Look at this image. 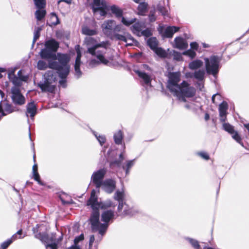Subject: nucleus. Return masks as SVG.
<instances>
[{
	"label": "nucleus",
	"instance_id": "1",
	"mask_svg": "<svg viewBox=\"0 0 249 249\" xmlns=\"http://www.w3.org/2000/svg\"><path fill=\"white\" fill-rule=\"evenodd\" d=\"M114 211L111 210L104 211L101 216V220L104 223H101L99 220V212L97 210L92 211L89 218L92 232L98 231L99 234L104 235L107 229L109 221L114 218Z\"/></svg>",
	"mask_w": 249,
	"mask_h": 249
},
{
	"label": "nucleus",
	"instance_id": "2",
	"mask_svg": "<svg viewBox=\"0 0 249 249\" xmlns=\"http://www.w3.org/2000/svg\"><path fill=\"white\" fill-rule=\"evenodd\" d=\"M108 44V42L103 41L100 43H97L93 46L88 47V53L92 55L95 56L99 60V61H97L95 59H92L90 61V64L93 65L99 64V63H101L105 65H108L109 62L104 56V54L106 53L107 45Z\"/></svg>",
	"mask_w": 249,
	"mask_h": 249
},
{
	"label": "nucleus",
	"instance_id": "3",
	"mask_svg": "<svg viewBox=\"0 0 249 249\" xmlns=\"http://www.w3.org/2000/svg\"><path fill=\"white\" fill-rule=\"evenodd\" d=\"M58 76V71H48L44 74L43 79L37 84L38 87L42 92H53Z\"/></svg>",
	"mask_w": 249,
	"mask_h": 249
},
{
	"label": "nucleus",
	"instance_id": "4",
	"mask_svg": "<svg viewBox=\"0 0 249 249\" xmlns=\"http://www.w3.org/2000/svg\"><path fill=\"white\" fill-rule=\"evenodd\" d=\"M173 93L179 101L186 102V98H191L195 96L196 89L194 87L190 86L188 82L183 81Z\"/></svg>",
	"mask_w": 249,
	"mask_h": 249
},
{
	"label": "nucleus",
	"instance_id": "5",
	"mask_svg": "<svg viewBox=\"0 0 249 249\" xmlns=\"http://www.w3.org/2000/svg\"><path fill=\"white\" fill-rule=\"evenodd\" d=\"M56 57L58 62L55 60H49V68L56 70L58 71H65L67 74L70 70V66L68 65L70 59L68 55L58 53Z\"/></svg>",
	"mask_w": 249,
	"mask_h": 249
},
{
	"label": "nucleus",
	"instance_id": "6",
	"mask_svg": "<svg viewBox=\"0 0 249 249\" xmlns=\"http://www.w3.org/2000/svg\"><path fill=\"white\" fill-rule=\"evenodd\" d=\"M87 205L90 206L92 211L95 210L99 212V209H107L110 207H114L115 205L113 204L111 200L108 199L103 202H99L97 196H96V191L94 190L91 191L89 198L87 202Z\"/></svg>",
	"mask_w": 249,
	"mask_h": 249
},
{
	"label": "nucleus",
	"instance_id": "7",
	"mask_svg": "<svg viewBox=\"0 0 249 249\" xmlns=\"http://www.w3.org/2000/svg\"><path fill=\"white\" fill-rule=\"evenodd\" d=\"M221 59V56L215 55H212L209 58H204V60L207 73L215 76L219 72Z\"/></svg>",
	"mask_w": 249,
	"mask_h": 249
},
{
	"label": "nucleus",
	"instance_id": "8",
	"mask_svg": "<svg viewBox=\"0 0 249 249\" xmlns=\"http://www.w3.org/2000/svg\"><path fill=\"white\" fill-rule=\"evenodd\" d=\"M168 78L167 87L171 92L173 93L180 85L178 83L180 80V74L177 72H171Z\"/></svg>",
	"mask_w": 249,
	"mask_h": 249
},
{
	"label": "nucleus",
	"instance_id": "9",
	"mask_svg": "<svg viewBox=\"0 0 249 249\" xmlns=\"http://www.w3.org/2000/svg\"><path fill=\"white\" fill-rule=\"evenodd\" d=\"M106 172L107 171L105 168H102L92 174L91 178L97 189H99L102 186Z\"/></svg>",
	"mask_w": 249,
	"mask_h": 249
},
{
	"label": "nucleus",
	"instance_id": "10",
	"mask_svg": "<svg viewBox=\"0 0 249 249\" xmlns=\"http://www.w3.org/2000/svg\"><path fill=\"white\" fill-rule=\"evenodd\" d=\"M179 28L177 26H168L165 29L163 26H160L158 28L159 33L163 38H172L174 34L178 32Z\"/></svg>",
	"mask_w": 249,
	"mask_h": 249
},
{
	"label": "nucleus",
	"instance_id": "11",
	"mask_svg": "<svg viewBox=\"0 0 249 249\" xmlns=\"http://www.w3.org/2000/svg\"><path fill=\"white\" fill-rule=\"evenodd\" d=\"M12 99L17 105H22L25 103V99L21 94L19 88L14 87L11 89Z\"/></svg>",
	"mask_w": 249,
	"mask_h": 249
},
{
	"label": "nucleus",
	"instance_id": "12",
	"mask_svg": "<svg viewBox=\"0 0 249 249\" xmlns=\"http://www.w3.org/2000/svg\"><path fill=\"white\" fill-rule=\"evenodd\" d=\"M115 25V21L114 20H105L101 26L104 34L108 36H111L113 35V31Z\"/></svg>",
	"mask_w": 249,
	"mask_h": 249
},
{
	"label": "nucleus",
	"instance_id": "13",
	"mask_svg": "<svg viewBox=\"0 0 249 249\" xmlns=\"http://www.w3.org/2000/svg\"><path fill=\"white\" fill-rule=\"evenodd\" d=\"M223 128L226 131L231 134L232 138L243 146L240 136L237 131H234L232 125L229 123H224L223 124Z\"/></svg>",
	"mask_w": 249,
	"mask_h": 249
},
{
	"label": "nucleus",
	"instance_id": "14",
	"mask_svg": "<svg viewBox=\"0 0 249 249\" xmlns=\"http://www.w3.org/2000/svg\"><path fill=\"white\" fill-rule=\"evenodd\" d=\"M101 187L107 193L111 194L116 188V182L112 179H106L102 183Z\"/></svg>",
	"mask_w": 249,
	"mask_h": 249
},
{
	"label": "nucleus",
	"instance_id": "15",
	"mask_svg": "<svg viewBox=\"0 0 249 249\" xmlns=\"http://www.w3.org/2000/svg\"><path fill=\"white\" fill-rule=\"evenodd\" d=\"M79 46H77V48H76L77 56L74 64V70L75 72V75L77 79L79 78L82 74V72L80 69L81 64V53L80 50L79 49Z\"/></svg>",
	"mask_w": 249,
	"mask_h": 249
},
{
	"label": "nucleus",
	"instance_id": "16",
	"mask_svg": "<svg viewBox=\"0 0 249 249\" xmlns=\"http://www.w3.org/2000/svg\"><path fill=\"white\" fill-rule=\"evenodd\" d=\"M8 77L10 81L15 85V87L18 88L22 85V82L25 81V77L18 78L15 74V70H12L8 73Z\"/></svg>",
	"mask_w": 249,
	"mask_h": 249
},
{
	"label": "nucleus",
	"instance_id": "17",
	"mask_svg": "<svg viewBox=\"0 0 249 249\" xmlns=\"http://www.w3.org/2000/svg\"><path fill=\"white\" fill-rule=\"evenodd\" d=\"M40 55L42 58L49 59V60H56V55L55 53L45 47L40 52Z\"/></svg>",
	"mask_w": 249,
	"mask_h": 249
},
{
	"label": "nucleus",
	"instance_id": "18",
	"mask_svg": "<svg viewBox=\"0 0 249 249\" xmlns=\"http://www.w3.org/2000/svg\"><path fill=\"white\" fill-rule=\"evenodd\" d=\"M175 44L173 47L179 50H184L187 48L188 45L186 40L182 37L178 36L174 39Z\"/></svg>",
	"mask_w": 249,
	"mask_h": 249
},
{
	"label": "nucleus",
	"instance_id": "19",
	"mask_svg": "<svg viewBox=\"0 0 249 249\" xmlns=\"http://www.w3.org/2000/svg\"><path fill=\"white\" fill-rule=\"evenodd\" d=\"M14 111L11 105L4 101L0 102V113L4 116L13 112Z\"/></svg>",
	"mask_w": 249,
	"mask_h": 249
},
{
	"label": "nucleus",
	"instance_id": "20",
	"mask_svg": "<svg viewBox=\"0 0 249 249\" xmlns=\"http://www.w3.org/2000/svg\"><path fill=\"white\" fill-rule=\"evenodd\" d=\"M110 37H113L117 40L123 41L126 43H127V40H131L132 41L134 40V38L131 36V35L126 32H123L122 35L118 33L113 34V35Z\"/></svg>",
	"mask_w": 249,
	"mask_h": 249
},
{
	"label": "nucleus",
	"instance_id": "21",
	"mask_svg": "<svg viewBox=\"0 0 249 249\" xmlns=\"http://www.w3.org/2000/svg\"><path fill=\"white\" fill-rule=\"evenodd\" d=\"M135 72L141 78L144 83L149 86H151L152 76L149 75L144 71H142L139 70L135 71Z\"/></svg>",
	"mask_w": 249,
	"mask_h": 249
},
{
	"label": "nucleus",
	"instance_id": "22",
	"mask_svg": "<svg viewBox=\"0 0 249 249\" xmlns=\"http://www.w3.org/2000/svg\"><path fill=\"white\" fill-rule=\"evenodd\" d=\"M26 115L27 117L30 114L31 118H33L37 112V107L34 102L29 103L26 106Z\"/></svg>",
	"mask_w": 249,
	"mask_h": 249
},
{
	"label": "nucleus",
	"instance_id": "23",
	"mask_svg": "<svg viewBox=\"0 0 249 249\" xmlns=\"http://www.w3.org/2000/svg\"><path fill=\"white\" fill-rule=\"evenodd\" d=\"M45 47L55 53L59 48V43L54 39H51L45 41Z\"/></svg>",
	"mask_w": 249,
	"mask_h": 249
},
{
	"label": "nucleus",
	"instance_id": "24",
	"mask_svg": "<svg viewBox=\"0 0 249 249\" xmlns=\"http://www.w3.org/2000/svg\"><path fill=\"white\" fill-rule=\"evenodd\" d=\"M124 198V194L123 191H120L117 190L114 195V199L118 201V209L119 211L121 210L123 206V203Z\"/></svg>",
	"mask_w": 249,
	"mask_h": 249
},
{
	"label": "nucleus",
	"instance_id": "25",
	"mask_svg": "<svg viewBox=\"0 0 249 249\" xmlns=\"http://www.w3.org/2000/svg\"><path fill=\"white\" fill-rule=\"evenodd\" d=\"M38 225H36V227H34L33 229V231L34 234H35V236L36 238L40 240L42 242H47V241L48 240V234L45 233H41L39 232L37 233H36L38 231Z\"/></svg>",
	"mask_w": 249,
	"mask_h": 249
},
{
	"label": "nucleus",
	"instance_id": "26",
	"mask_svg": "<svg viewBox=\"0 0 249 249\" xmlns=\"http://www.w3.org/2000/svg\"><path fill=\"white\" fill-rule=\"evenodd\" d=\"M144 23L140 22H136L131 27L132 32L139 36H141L140 34L142 29L144 27Z\"/></svg>",
	"mask_w": 249,
	"mask_h": 249
},
{
	"label": "nucleus",
	"instance_id": "27",
	"mask_svg": "<svg viewBox=\"0 0 249 249\" xmlns=\"http://www.w3.org/2000/svg\"><path fill=\"white\" fill-rule=\"evenodd\" d=\"M109 9L110 10L112 14L114 15L117 18H119L123 17V11L119 6L116 5H112L110 6Z\"/></svg>",
	"mask_w": 249,
	"mask_h": 249
},
{
	"label": "nucleus",
	"instance_id": "28",
	"mask_svg": "<svg viewBox=\"0 0 249 249\" xmlns=\"http://www.w3.org/2000/svg\"><path fill=\"white\" fill-rule=\"evenodd\" d=\"M148 3L142 1L140 3L137 8V14L142 16H145L148 10Z\"/></svg>",
	"mask_w": 249,
	"mask_h": 249
},
{
	"label": "nucleus",
	"instance_id": "29",
	"mask_svg": "<svg viewBox=\"0 0 249 249\" xmlns=\"http://www.w3.org/2000/svg\"><path fill=\"white\" fill-rule=\"evenodd\" d=\"M70 73V71H68L66 74L65 73V71H58V76L60 78V80L59 81V84L63 88H65L67 87V80L66 78Z\"/></svg>",
	"mask_w": 249,
	"mask_h": 249
},
{
	"label": "nucleus",
	"instance_id": "30",
	"mask_svg": "<svg viewBox=\"0 0 249 249\" xmlns=\"http://www.w3.org/2000/svg\"><path fill=\"white\" fill-rule=\"evenodd\" d=\"M203 65V62L202 60L196 59L189 64V68L192 70H196L202 67Z\"/></svg>",
	"mask_w": 249,
	"mask_h": 249
},
{
	"label": "nucleus",
	"instance_id": "31",
	"mask_svg": "<svg viewBox=\"0 0 249 249\" xmlns=\"http://www.w3.org/2000/svg\"><path fill=\"white\" fill-rule=\"evenodd\" d=\"M124 138L123 132L121 130L115 132L113 135V140L116 144L120 145L122 143Z\"/></svg>",
	"mask_w": 249,
	"mask_h": 249
},
{
	"label": "nucleus",
	"instance_id": "32",
	"mask_svg": "<svg viewBox=\"0 0 249 249\" xmlns=\"http://www.w3.org/2000/svg\"><path fill=\"white\" fill-rule=\"evenodd\" d=\"M205 71L204 69H199L195 71L193 73V77L198 81H202L204 79Z\"/></svg>",
	"mask_w": 249,
	"mask_h": 249
},
{
	"label": "nucleus",
	"instance_id": "33",
	"mask_svg": "<svg viewBox=\"0 0 249 249\" xmlns=\"http://www.w3.org/2000/svg\"><path fill=\"white\" fill-rule=\"evenodd\" d=\"M81 32L83 35L92 36L96 35L97 31L95 29H90L88 26H84L82 28Z\"/></svg>",
	"mask_w": 249,
	"mask_h": 249
},
{
	"label": "nucleus",
	"instance_id": "34",
	"mask_svg": "<svg viewBox=\"0 0 249 249\" xmlns=\"http://www.w3.org/2000/svg\"><path fill=\"white\" fill-rule=\"evenodd\" d=\"M147 43L150 48L154 51L158 47V41L155 37H152L148 39Z\"/></svg>",
	"mask_w": 249,
	"mask_h": 249
},
{
	"label": "nucleus",
	"instance_id": "35",
	"mask_svg": "<svg viewBox=\"0 0 249 249\" xmlns=\"http://www.w3.org/2000/svg\"><path fill=\"white\" fill-rule=\"evenodd\" d=\"M107 8V4H102L100 6L95 7V8H92V11L94 13L97 12L98 11H100V14L101 16H105L107 15L106 9Z\"/></svg>",
	"mask_w": 249,
	"mask_h": 249
},
{
	"label": "nucleus",
	"instance_id": "36",
	"mask_svg": "<svg viewBox=\"0 0 249 249\" xmlns=\"http://www.w3.org/2000/svg\"><path fill=\"white\" fill-rule=\"evenodd\" d=\"M184 239L190 243L194 249H201L199 242L196 239L188 237H186Z\"/></svg>",
	"mask_w": 249,
	"mask_h": 249
},
{
	"label": "nucleus",
	"instance_id": "37",
	"mask_svg": "<svg viewBox=\"0 0 249 249\" xmlns=\"http://www.w3.org/2000/svg\"><path fill=\"white\" fill-rule=\"evenodd\" d=\"M90 131L93 134V135L96 138L100 144L102 146L106 141V138L105 135H98L97 132L94 131L93 130L90 129Z\"/></svg>",
	"mask_w": 249,
	"mask_h": 249
},
{
	"label": "nucleus",
	"instance_id": "38",
	"mask_svg": "<svg viewBox=\"0 0 249 249\" xmlns=\"http://www.w3.org/2000/svg\"><path fill=\"white\" fill-rule=\"evenodd\" d=\"M134 163L135 160H132L126 161L125 164L122 166V168L125 171L126 175L129 174V170L134 165Z\"/></svg>",
	"mask_w": 249,
	"mask_h": 249
},
{
	"label": "nucleus",
	"instance_id": "39",
	"mask_svg": "<svg viewBox=\"0 0 249 249\" xmlns=\"http://www.w3.org/2000/svg\"><path fill=\"white\" fill-rule=\"evenodd\" d=\"M129 206L125 203H123V206L120 211L117 209V212L119 213V215L126 216V214H131V212L128 211Z\"/></svg>",
	"mask_w": 249,
	"mask_h": 249
},
{
	"label": "nucleus",
	"instance_id": "40",
	"mask_svg": "<svg viewBox=\"0 0 249 249\" xmlns=\"http://www.w3.org/2000/svg\"><path fill=\"white\" fill-rule=\"evenodd\" d=\"M228 108V103L226 101H223L219 106L218 110L219 115L227 114Z\"/></svg>",
	"mask_w": 249,
	"mask_h": 249
},
{
	"label": "nucleus",
	"instance_id": "41",
	"mask_svg": "<svg viewBox=\"0 0 249 249\" xmlns=\"http://www.w3.org/2000/svg\"><path fill=\"white\" fill-rule=\"evenodd\" d=\"M153 51L157 55H158L159 57L161 58H164L167 57V53L166 52L165 50L163 49L161 47H158Z\"/></svg>",
	"mask_w": 249,
	"mask_h": 249
},
{
	"label": "nucleus",
	"instance_id": "42",
	"mask_svg": "<svg viewBox=\"0 0 249 249\" xmlns=\"http://www.w3.org/2000/svg\"><path fill=\"white\" fill-rule=\"evenodd\" d=\"M121 20V22L126 26H129L130 25L136 22L137 19L136 18H133L131 19H127L124 17H122Z\"/></svg>",
	"mask_w": 249,
	"mask_h": 249
},
{
	"label": "nucleus",
	"instance_id": "43",
	"mask_svg": "<svg viewBox=\"0 0 249 249\" xmlns=\"http://www.w3.org/2000/svg\"><path fill=\"white\" fill-rule=\"evenodd\" d=\"M37 68L39 70L43 71L49 67V63L47 64L43 60H40L37 63Z\"/></svg>",
	"mask_w": 249,
	"mask_h": 249
},
{
	"label": "nucleus",
	"instance_id": "44",
	"mask_svg": "<svg viewBox=\"0 0 249 249\" xmlns=\"http://www.w3.org/2000/svg\"><path fill=\"white\" fill-rule=\"evenodd\" d=\"M46 15V11L44 10L38 9L35 12V16L37 20H41Z\"/></svg>",
	"mask_w": 249,
	"mask_h": 249
},
{
	"label": "nucleus",
	"instance_id": "45",
	"mask_svg": "<svg viewBox=\"0 0 249 249\" xmlns=\"http://www.w3.org/2000/svg\"><path fill=\"white\" fill-rule=\"evenodd\" d=\"M41 30V28L40 27H37L35 28V31L34 33V38L33 40V45L35 43L37 39L40 36V31Z\"/></svg>",
	"mask_w": 249,
	"mask_h": 249
},
{
	"label": "nucleus",
	"instance_id": "46",
	"mask_svg": "<svg viewBox=\"0 0 249 249\" xmlns=\"http://www.w3.org/2000/svg\"><path fill=\"white\" fill-rule=\"evenodd\" d=\"M125 28L121 25V24H116L114 26L113 34L115 33H118V32H125Z\"/></svg>",
	"mask_w": 249,
	"mask_h": 249
},
{
	"label": "nucleus",
	"instance_id": "47",
	"mask_svg": "<svg viewBox=\"0 0 249 249\" xmlns=\"http://www.w3.org/2000/svg\"><path fill=\"white\" fill-rule=\"evenodd\" d=\"M155 14L156 10L155 8L150 11L148 15V19L150 22H154L156 20L157 18Z\"/></svg>",
	"mask_w": 249,
	"mask_h": 249
},
{
	"label": "nucleus",
	"instance_id": "48",
	"mask_svg": "<svg viewBox=\"0 0 249 249\" xmlns=\"http://www.w3.org/2000/svg\"><path fill=\"white\" fill-rule=\"evenodd\" d=\"M36 7L38 9L43 8L45 6V0H33Z\"/></svg>",
	"mask_w": 249,
	"mask_h": 249
},
{
	"label": "nucleus",
	"instance_id": "49",
	"mask_svg": "<svg viewBox=\"0 0 249 249\" xmlns=\"http://www.w3.org/2000/svg\"><path fill=\"white\" fill-rule=\"evenodd\" d=\"M96 42V40L91 37H86L85 38V42L88 46H89L90 45H92L93 46L94 45H95L96 44L95 43Z\"/></svg>",
	"mask_w": 249,
	"mask_h": 249
},
{
	"label": "nucleus",
	"instance_id": "50",
	"mask_svg": "<svg viewBox=\"0 0 249 249\" xmlns=\"http://www.w3.org/2000/svg\"><path fill=\"white\" fill-rule=\"evenodd\" d=\"M140 35L145 37H149L152 35V31L150 28H146L141 32Z\"/></svg>",
	"mask_w": 249,
	"mask_h": 249
},
{
	"label": "nucleus",
	"instance_id": "51",
	"mask_svg": "<svg viewBox=\"0 0 249 249\" xmlns=\"http://www.w3.org/2000/svg\"><path fill=\"white\" fill-rule=\"evenodd\" d=\"M182 54L185 55H187L191 57V58H194L196 55V52L192 50L191 49H189L184 51L182 53Z\"/></svg>",
	"mask_w": 249,
	"mask_h": 249
},
{
	"label": "nucleus",
	"instance_id": "52",
	"mask_svg": "<svg viewBox=\"0 0 249 249\" xmlns=\"http://www.w3.org/2000/svg\"><path fill=\"white\" fill-rule=\"evenodd\" d=\"M51 19L53 20L52 24L56 25L60 23V21L57 16L55 13H52L51 15Z\"/></svg>",
	"mask_w": 249,
	"mask_h": 249
},
{
	"label": "nucleus",
	"instance_id": "53",
	"mask_svg": "<svg viewBox=\"0 0 249 249\" xmlns=\"http://www.w3.org/2000/svg\"><path fill=\"white\" fill-rule=\"evenodd\" d=\"M33 174V178L37 182V183L42 186L44 185V183L40 180V176L38 172L34 173Z\"/></svg>",
	"mask_w": 249,
	"mask_h": 249
},
{
	"label": "nucleus",
	"instance_id": "54",
	"mask_svg": "<svg viewBox=\"0 0 249 249\" xmlns=\"http://www.w3.org/2000/svg\"><path fill=\"white\" fill-rule=\"evenodd\" d=\"M106 2L101 0H93V3L92 6V9L95 8V7L100 6L102 4H106Z\"/></svg>",
	"mask_w": 249,
	"mask_h": 249
},
{
	"label": "nucleus",
	"instance_id": "55",
	"mask_svg": "<svg viewBox=\"0 0 249 249\" xmlns=\"http://www.w3.org/2000/svg\"><path fill=\"white\" fill-rule=\"evenodd\" d=\"M196 154L205 160H208L210 159L209 155L205 152H199Z\"/></svg>",
	"mask_w": 249,
	"mask_h": 249
},
{
	"label": "nucleus",
	"instance_id": "56",
	"mask_svg": "<svg viewBox=\"0 0 249 249\" xmlns=\"http://www.w3.org/2000/svg\"><path fill=\"white\" fill-rule=\"evenodd\" d=\"M157 9L162 15L165 16L166 15L167 11L163 6L159 4L157 6Z\"/></svg>",
	"mask_w": 249,
	"mask_h": 249
},
{
	"label": "nucleus",
	"instance_id": "57",
	"mask_svg": "<svg viewBox=\"0 0 249 249\" xmlns=\"http://www.w3.org/2000/svg\"><path fill=\"white\" fill-rule=\"evenodd\" d=\"M128 211L131 212V214H126V216H132L137 213L138 211V210L134 207H131L129 206V208L128 209Z\"/></svg>",
	"mask_w": 249,
	"mask_h": 249
},
{
	"label": "nucleus",
	"instance_id": "58",
	"mask_svg": "<svg viewBox=\"0 0 249 249\" xmlns=\"http://www.w3.org/2000/svg\"><path fill=\"white\" fill-rule=\"evenodd\" d=\"M11 244H12V240L8 239L1 244V247L2 249H6Z\"/></svg>",
	"mask_w": 249,
	"mask_h": 249
},
{
	"label": "nucleus",
	"instance_id": "59",
	"mask_svg": "<svg viewBox=\"0 0 249 249\" xmlns=\"http://www.w3.org/2000/svg\"><path fill=\"white\" fill-rule=\"evenodd\" d=\"M84 239V235L83 233L81 234L80 235L76 236L74 240V244L75 245H77L79 242L82 241Z\"/></svg>",
	"mask_w": 249,
	"mask_h": 249
},
{
	"label": "nucleus",
	"instance_id": "60",
	"mask_svg": "<svg viewBox=\"0 0 249 249\" xmlns=\"http://www.w3.org/2000/svg\"><path fill=\"white\" fill-rule=\"evenodd\" d=\"M174 58L178 61H179L182 59V56L180 53L176 51H173Z\"/></svg>",
	"mask_w": 249,
	"mask_h": 249
},
{
	"label": "nucleus",
	"instance_id": "61",
	"mask_svg": "<svg viewBox=\"0 0 249 249\" xmlns=\"http://www.w3.org/2000/svg\"><path fill=\"white\" fill-rule=\"evenodd\" d=\"M122 161H121V160H120L119 159L118 160H116L113 161H112L111 163H110V165L111 166H113V165H115L116 166H117V167H120L121 165V163H122Z\"/></svg>",
	"mask_w": 249,
	"mask_h": 249
},
{
	"label": "nucleus",
	"instance_id": "62",
	"mask_svg": "<svg viewBox=\"0 0 249 249\" xmlns=\"http://www.w3.org/2000/svg\"><path fill=\"white\" fill-rule=\"evenodd\" d=\"M46 248L47 249L49 248L51 249H57V245L55 243L48 244L46 245Z\"/></svg>",
	"mask_w": 249,
	"mask_h": 249
},
{
	"label": "nucleus",
	"instance_id": "63",
	"mask_svg": "<svg viewBox=\"0 0 249 249\" xmlns=\"http://www.w3.org/2000/svg\"><path fill=\"white\" fill-rule=\"evenodd\" d=\"M191 49L195 50H197L198 48V44L196 42H193L190 43Z\"/></svg>",
	"mask_w": 249,
	"mask_h": 249
},
{
	"label": "nucleus",
	"instance_id": "64",
	"mask_svg": "<svg viewBox=\"0 0 249 249\" xmlns=\"http://www.w3.org/2000/svg\"><path fill=\"white\" fill-rule=\"evenodd\" d=\"M95 240V237L94 235H91L89 237V248L90 249L92 247V244Z\"/></svg>",
	"mask_w": 249,
	"mask_h": 249
}]
</instances>
